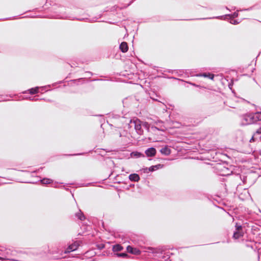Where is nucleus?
Instances as JSON below:
<instances>
[{"mask_svg":"<svg viewBox=\"0 0 261 261\" xmlns=\"http://www.w3.org/2000/svg\"><path fill=\"white\" fill-rule=\"evenodd\" d=\"M80 246V242L75 241L71 245H69L65 251V253H69L71 251L76 250Z\"/></svg>","mask_w":261,"mask_h":261,"instance_id":"39448f33","label":"nucleus"},{"mask_svg":"<svg viewBox=\"0 0 261 261\" xmlns=\"http://www.w3.org/2000/svg\"><path fill=\"white\" fill-rule=\"evenodd\" d=\"M129 179L131 181H138L140 180V177L138 174L134 173L129 175Z\"/></svg>","mask_w":261,"mask_h":261,"instance_id":"9d476101","label":"nucleus"},{"mask_svg":"<svg viewBox=\"0 0 261 261\" xmlns=\"http://www.w3.org/2000/svg\"><path fill=\"white\" fill-rule=\"evenodd\" d=\"M156 153V150L153 147H150L148 148L145 151V154L147 156H153Z\"/></svg>","mask_w":261,"mask_h":261,"instance_id":"6e6552de","label":"nucleus"},{"mask_svg":"<svg viewBox=\"0 0 261 261\" xmlns=\"http://www.w3.org/2000/svg\"><path fill=\"white\" fill-rule=\"evenodd\" d=\"M192 85L194 86H196V87H198V85H196L195 84H192Z\"/></svg>","mask_w":261,"mask_h":261,"instance_id":"5701e85b","label":"nucleus"},{"mask_svg":"<svg viewBox=\"0 0 261 261\" xmlns=\"http://www.w3.org/2000/svg\"><path fill=\"white\" fill-rule=\"evenodd\" d=\"M257 114H260L261 115V112H257Z\"/></svg>","mask_w":261,"mask_h":261,"instance_id":"b1692460","label":"nucleus"},{"mask_svg":"<svg viewBox=\"0 0 261 261\" xmlns=\"http://www.w3.org/2000/svg\"><path fill=\"white\" fill-rule=\"evenodd\" d=\"M258 120H261V117L260 114H257V112L254 114H246L242 117L241 124L242 125H246L253 123Z\"/></svg>","mask_w":261,"mask_h":261,"instance_id":"f257e3e1","label":"nucleus"},{"mask_svg":"<svg viewBox=\"0 0 261 261\" xmlns=\"http://www.w3.org/2000/svg\"><path fill=\"white\" fill-rule=\"evenodd\" d=\"M219 17H215V18H219Z\"/></svg>","mask_w":261,"mask_h":261,"instance_id":"393cba45","label":"nucleus"},{"mask_svg":"<svg viewBox=\"0 0 261 261\" xmlns=\"http://www.w3.org/2000/svg\"><path fill=\"white\" fill-rule=\"evenodd\" d=\"M230 23L232 24H236L238 23V22L236 20H232L230 21Z\"/></svg>","mask_w":261,"mask_h":261,"instance_id":"aec40b11","label":"nucleus"},{"mask_svg":"<svg viewBox=\"0 0 261 261\" xmlns=\"http://www.w3.org/2000/svg\"><path fill=\"white\" fill-rule=\"evenodd\" d=\"M261 139V127L257 129L250 140V142H253Z\"/></svg>","mask_w":261,"mask_h":261,"instance_id":"423d86ee","label":"nucleus"},{"mask_svg":"<svg viewBox=\"0 0 261 261\" xmlns=\"http://www.w3.org/2000/svg\"><path fill=\"white\" fill-rule=\"evenodd\" d=\"M160 152L165 155H169L171 153V150L169 148H168L167 146H166L164 148H162L160 150Z\"/></svg>","mask_w":261,"mask_h":261,"instance_id":"f8f14e48","label":"nucleus"},{"mask_svg":"<svg viewBox=\"0 0 261 261\" xmlns=\"http://www.w3.org/2000/svg\"><path fill=\"white\" fill-rule=\"evenodd\" d=\"M198 76H203L204 77H207L211 80H213V79L214 77V75L213 74H211L210 73H203L199 74Z\"/></svg>","mask_w":261,"mask_h":261,"instance_id":"ddd939ff","label":"nucleus"},{"mask_svg":"<svg viewBox=\"0 0 261 261\" xmlns=\"http://www.w3.org/2000/svg\"><path fill=\"white\" fill-rule=\"evenodd\" d=\"M119 48L122 52H126L128 50V46L127 43L125 42H122L120 45Z\"/></svg>","mask_w":261,"mask_h":261,"instance_id":"9b49d317","label":"nucleus"},{"mask_svg":"<svg viewBox=\"0 0 261 261\" xmlns=\"http://www.w3.org/2000/svg\"><path fill=\"white\" fill-rule=\"evenodd\" d=\"M51 181L50 179L47 178H44L41 180V183L44 185L50 184Z\"/></svg>","mask_w":261,"mask_h":261,"instance_id":"f3484780","label":"nucleus"},{"mask_svg":"<svg viewBox=\"0 0 261 261\" xmlns=\"http://www.w3.org/2000/svg\"><path fill=\"white\" fill-rule=\"evenodd\" d=\"M143 126H144L145 128H146L147 129H148L149 128V124L147 122H144L143 124H142Z\"/></svg>","mask_w":261,"mask_h":261,"instance_id":"6ab92c4d","label":"nucleus"},{"mask_svg":"<svg viewBox=\"0 0 261 261\" xmlns=\"http://www.w3.org/2000/svg\"><path fill=\"white\" fill-rule=\"evenodd\" d=\"M130 127H132L133 125L138 134H141L143 132L142 130V124L140 120L138 119H133L130 120L129 124Z\"/></svg>","mask_w":261,"mask_h":261,"instance_id":"f03ea898","label":"nucleus"},{"mask_svg":"<svg viewBox=\"0 0 261 261\" xmlns=\"http://www.w3.org/2000/svg\"><path fill=\"white\" fill-rule=\"evenodd\" d=\"M232 17L233 18H235V17H237L238 16V12H234L232 15Z\"/></svg>","mask_w":261,"mask_h":261,"instance_id":"412c9836","label":"nucleus"},{"mask_svg":"<svg viewBox=\"0 0 261 261\" xmlns=\"http://www.w3.org/2000/svg\"><path fill=\"white\" fill-rule=\"evenodd\" d=\"M115 255H116L117 257H125L127 254L125 253H115Z\"/></svg>","mask_w":261,"mask_h":261,"instance_id":"a211bd4d","label":"nucleus"},{"mask_svg":"<svg viewBox=\"0 0 261 261\" xmlns=\"http://www.w3.org/2000/svg\"><path fill=\"white\" fill-rule=\"evenodd\" d=\"M127 250L128 252L135 255H139L141 253V251L139 249L137 248H133L130 246L127 247Z\"/></svg>","mask_w":261,"mask_h":261,"instance_id":"0eeeda50","label":"nucleus"},{"mask_svg":"<svg viewBox=\"0 0 261 261\" xmlns=\"http://www.w3.org/2000/svg\"><path fill=\"white\" fill-rule=\"evenodd\" d=\"M236 231L233 233V238L235 239H238L243 236L242 231V227L241 225H239L238 224L236 225Z\"/></svg>","mask_w":261,"mask_h":261,"instance_id":"20e7f679","label":"nucleus"},{"mask_svg":"<svg viewBox=\"0 0 261 261\" xmlns=\"http://www.w3.org/2000/svg\"><path fill=\"white\" fill-rule=\"evenodd\" d=\"M145 252L151 253L155 254V256L160 257V255L163 254L164 250L162 248L147 247Z\"/></svg>","mask_w":261,"mask_h":261,"instance_id":"7ed1b4c3","label":"nucleus"},{"mask_svg":"<svg viewBox=\"0 0 261 261\" xmlns=\"http://www.w3.org/2000/svg\"><path fill=\"white\" fill-rule=\"evenodd\" d=\"M251 8H248V9H244V10H247V11H248V10H251Z\"/></svg>","mask_w":261,"mask_h":261,"instance_id":"4be33fe9","label":"nucleus"},{"mask_svg":"<svg viewBox=\"0 0 261 261\" xmlns=\"http://www.w3.org/2000/svg\"><path fill=\"white\" fill-rule=\"evenodd\" d=\"M39 87H37L34 88H32L29 90L30 93L31 94L37 93L39 92Z\"/></svg>","mask_w":261,"mask_h":261,"instance_id":"dca6fc26","label":"nucleus"},{"mask_svg":"<svg viewBox=\"0 0 261 261\" xmlns=\"http://www.w3.org/2000/svg\"><path fill=\"white\" fill-rule=\"evenodd\" d=\"M75 216L79 220L81 221H83L85 219V217L81 210H80L79 212L76 213Z\"/></svg>","mask_w":261,"mask_h":261,"instance_id":"2eb2a0df","label":"nucleus"},{"mask_svg":"<svg viewBox=\"0 0 261 261\" xmlns=\"http://www.w3.org/2000/svg\"><path fill=\"white\" fill-rule=\"evenodd\" d=\"M260 153L261 154V151H260Z\"/></svg>","mask_w":261,"mask_h":261,"instance_id":"a878e982","label":"nucleus"},{"mask_svg":"<svg viewBox=\"0 0 261 261\" xmlns=\"http://www.w3.org/2000/svg\"><path fill=\"white\" fill-rule=\"evenodd\" d=\"M163 167V165L158 164L156 165L152 166L148 168H146L145 170H148L149 171L153 172L155 170L162 168Z\"/></svg>","mask_w":261,"mask_h":261,"instance_id":"1a4fd4ad","label":"nucleus"},{"mask_svg":"<svg viewBox=\"0 0 261 261\" xmlns=\"http://www.w3.org/2000/svg\"><path fill=\"white\" fill-rule=\"evenodd\" d=\"M123 249V247L119 244H116L113 246V252L120 251Z\"/></svg>","mask_w":261,"mask_h":261,"instance_id":"4468645a","label":"nucleus"}]
</instances>
